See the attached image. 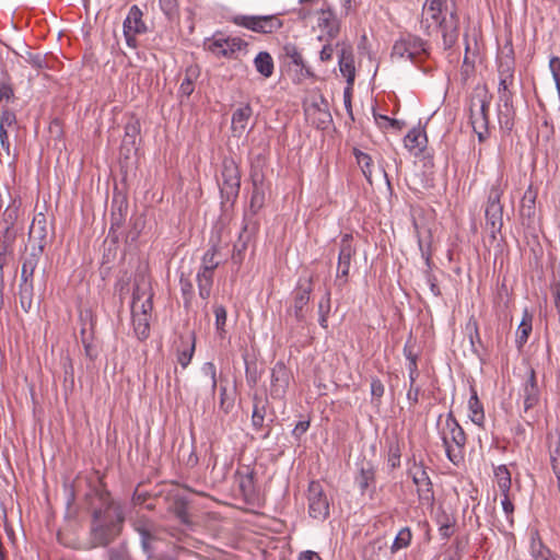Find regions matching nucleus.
<instances>
[{"label": "nucleus", "mask_w": 560, "mask_h": 560, "mask_svg": "<svg viewBox=\"0 0 560 560\" xmlns=\"http://www.w3.org/2000/svg\"><path fill=\"white\" fill-rule=\"evenodd\" d=\"M339 70L346 78L347 84L353 85L355 79L354 56L350 46H343L339 51Z\"/></svg>", "instance_id": "obj_23"}, {"label": "nucleus", "mask_w": 560, "mask_h": 560, "mask_svg": "<svg viewBox=\"0 0 560 560\" xmlns=\"http://www.w3.org/2000/svg\"><path fill=\"white\" fill-rule=\"evenodd\" d=\"M412 534L409 527L401 528L396 535L394 542L390 547L393 553L402 548H407L411 542Z\"/></svg>", "instance_id": "obj_41"}, {"label": "nucleus", "mask_w": 560, "mask_h": 560, "mask_svg": "<svg viewBox=\"0 0 560 560\" xmlns=\"http://www.w3.org/2000/svg\"><path fill=\"white\" fill-rule=\"evenodd\" d=\"M438 428L447 458L454 465H458L464 459L463 451L466 444V434L463 428L453 412L447 413L444 422H442V416H440Z\"/></svg>", "instance_id": "obj_4"}, {"label": "nucleus", "mask_w": 560, "mask_h": 560, "mask_svg": "<svg viewBox=\"0 0 560 560\" xmlns=\"http://www.w3.org/2000/svg\"><path fill=\"white\" fill-rule=\"evenodd\" d=\"M404 355H405V358L408 361V365H407L408 369H411V366H412V369H417L418 368V365H417L418 357L412 351V348H411V346L408 342L404 347Z\"/></svg>", "instance_id": "obj_58"}, {"label": "nucleus", "mask_w": 560, "mask_h": 560, "mask_svg": "<svg viewBox=\"0 0 560 560\" xmlns=\"http://www.w3.org/2000/svg\"><path fill=\"white\" fill-rule=\"evenodd\" d=\"M529 551L534 560H550V550L544 546L537 535L530 537Z\"/></svg>", "instance_id": "obj_39"}, {"label": "nucleus", "mask_w": 560, "mask_h": 560, "mask_svg": "<svg viewBox=\"0 0 560 560\" xmlns=\"http://www.w3.org/2000/svg\"><path fill=\"white\" fill-rule=\"evenodd\" d=\"M16 124V116L15 114L4 108L2 109L0 114V143L1 148L9 153L10 151V141H9V135L8 129L11 128Z\"/></svg>", "instance_id": "obj_26"}, {"label": "nucleus", "mask_w": 560, "mask_h": 560, "mask_svg": "<svg viewBox=\"0 0 560 560\" xmlns=\"http://www.w3.org/2000/svg\"><path fill=\"white\" fill-rule=\"evenodd\" d=\"M290 373L282 362H277L271 370V395L282 397L289 386Z\"/></svg>", "instance_id": "obj_20"}, {"label": "nucleus", "mask_w": 560, "mask_h": 560, "mask_svg": "<svg viewBox=\"0 0 560 560\" xmlns=\"http://www.w3.org/2000/svg\"><path fill=\"white\" fill-rule=\"evenodd\" d=\"M308 514L324 521L329 515V502L319 481H311L307 490Z\"/></svg>", "instance_id": "obj_9"}, {"label": "nucleus", "mask_w": 560, "mask_h": 560, "mask_svg": "<svg viewBox=\"0 0 560 560\" xmlns=\"http://www.w3.org/2000/svg\"><path fill=\"white\" fill-rule=\"evenodd\" d=\"M21 202L13 199L2 214L0 225H3V238L5 242H13L15 238L14 225L20 217Z\"/></svg>", "instance_id": "obj_18"}, {"label": "nucleus", "mask_w": 560, "mask_h": 560, "mask_svg": "<svg viewBox=\"0 0 560 560\" xmlns=\"http://www.w3.org/2000/svg\"><path fill=\"white\" fill-rule=\"evenodd\" d=\"M317 14V26L325 31L330 39L336 38L340 32V21L336 13L330 7H323Z\"/></svg>", "instance_id": "obj_19"}, {"label": "nucleus", "mask_w": 560, "mask_h": 560, "mask_svg": "<svg viewBox=\"0 0 560 560\" xmlns=\"http://www.w3.org/2000/svg\"><path fill=\"white\" fill-rule=\"evenodd\" d=\"M501 494L503 497L501 500V505H502L503 512L505 513L506 518H508L510 525L512 526L514 523V521H513L514 504L510 499V493H501Z\"/></svg>", "instance_id": "obj_54"}, {"label": "nucleus", "mask_w": 560, "mask_h": 560, "mask_svg": "<svg viewBox=\"0 0 560 560\" xmlns=\"http://www.w3.org/2000/svg\"><path fill=\"white\" fill-rule=\"evenodd\" d=\"M524 411H528L539 402V389L537 386L536 374L534 369L528 370V377L522 389Z\"/></svg>", "instance_id": "obj_21"}, {"label": "nucleus", "mask_w": 560, "mask_h": 560, "mask_svg": "<svg viewBox=\"0 0 560 560\" xmlns=\"http://www.w3.org/2000/svg\"><path fill=\"white\" fill-rule=\"evenodd\" d=\"M502 189L500 185H493L489 190L488 202L486 207V228L492 237H495L503 225V206L501 205Z\"/></svg>", "instance_id": "obj_8"}, {"label": "nucleus", "mask_w": 560, "mask_h": 560, "mask_svg": "<svg viewBox=\"0 0 560 560\" xmlns=\"http://www.w3.org/2000/svg\"><path fill=\"white\" fill-rule=\"evenodd\" d=\"M420 387L419 386H410L407 392V399L410 406H416L419 402Z\"/></svg>", "instance_id": "obj_61"}, {"label": "nucleus", "mask_w": 560, "mask_h": 560, "mask_svg": "<svg viewBox=\"0 0 560 560\" xmlns=\"http://www.w3.org/2000/svg\"><path fill=\"white\" fill-rule=\"evenodd\" d=\"M133 331L138 339L144 340L150 335V320L151 315L140 314V313H131Z\"/></svg>", "instance_id": "obj_28"}, {"label": "nucleus", "mask_w": 560, "mask_h": 560, "mask_svg": "<svg viewBox=\"0 0 560 560\" xmlns=\"http://www.w3.org/2000/svg\"><path fill=\"white\" fill-rule=\"evenodd\" d=\"M234 22L238 26L262 34H271L283 25L282 21L276 15H240L235 16Z\"/></svg>", "instance_id": "obj_10"}, {"label": "nucleus", "mask_w": 560, "mask_h": 560, "mask_svg": "<svg viewBox=\"0 0 560 560\" xmlns=\"http://www.w3.org/2000/svg\"><path fill=\"white\" fill-rule=\"evenodd\" d=\"M217 249L213 247L207 250L202 256V265L199 271L213 273L214 269L219 266V262L214 259Z\"/></svg>", "instance_id": "obj_46"}, {"label": "nucleus", "mask_w": 560, "mask_h": 560, "mask_svg": "<svg viewBox=\"0 0 560 560\" xmlns=\"http://www.w3.org/2000/svg\"><path fill=\"white\" fill-rule=\"evenodd\" d=\"M108 560H128V555L125 548H112L107 551Z\"/></svg>", "instance_id": "obj_59"}, {"label": "nucleus", "mask_w": 560, "mask_h": 560, "mask_svg": "<svg viewBox=\"0 0 560 560\" xmlns=\"http://www.w3.org/2000/svg\"><path fill=\"white\" fill-rule=\"evenodd\" d=\"M30 236L39 241L38 252H42L47 236L46 219L44 214L39 213L34 218L30 229Z\"/></svg>", "instance_id": "obj_31"}, {"label": "nucleus", "mask_w": 560, "mask_h": 560, "mask_svg": "<svg viewBox=\"0 0 560 560\" xmlns=\"http://www.w3.org/2000/svg\"><path fill=\"white\" fill-rule=\"evenodd\" d=\"M39 253H31L22 262L21 282H33L34 271L39 260Z\"/></svg>", "instance_id": "obj_35"}, {"label": "nucleus", "mask_w": 560, "mask_h": 560, "mask_svg": "<svg viewBox=\"0 0 560 560\" xmlns=\"http://www.w3.org/2000/svg\"><path fill=\"white\" fill-rule=\"evenodd\" d=\"M24 61L33 67L36 71L50 68L51 56L40 52L26 51L25 56H22Z\"/></svg>", "instance_id": "obj_34"}, {"label": "nucleus", "mask_w": 560, "mask_h": 560, "mask_svg": "<svg viewBox=\"0 0 560 560\" xmlns=\"http://www.w3.org/2000/svg\"><path fill=\"white\" fill-rule=\"evenodd\" d=\"M498 488L501 493H510L512 479L511 472L505 465H500L493 470Z\"/></svg>", "instance_id": "obj_36"}, {"label": "nucleus", "mask_w": 560, "mask_h": 560, "mask_svg": "<svg viewBox=\"0 0 560 560\" xmlns=\"http://www.w3.org/2000/svg\"><path fill=\"white\" fill-rule=\"evenodd\" d=\"M172 513L184 524L189 523L187 502L182 497H176L173 504L170 506Z\"/></svg>", "instance_id": "obj_42"}, {"label": "nucleus", "mask_w": 560, "mask_h": 560, "mask_svg": "<svg viewBox=\"0 0 560 560\" xmlns=\"http://www.w3.org/2000/svg\"><path fill=\"white\" fill-rule=\"evenodd\" d=\"M352 235L343 234L339 243V255L337 265V281L340 285L348 282L351 259L355 255L357 249L352 245Z\"/></svg>", "instance_id": "obj_13"}, {"label": "nucleus", "mask_w": 560, "mask_h": 560, "mask_svg": "<svg viewBox=\"0 0 560 560\" xmlns=\"http://www.w3.org/2000/svg\"><path fill=\"white\" fill-rule=\"evenodd\" d=\"M14 96L13 88L7 81H0V103H9Z\"/></svg>", "instance_id": "obj_55"}, {"label": "nucleus", "mask_w": 560, "mask_h": 560, "mask_svg": "<svg viewBox=\"0 0 560 560\" xmlns=\"http://www.w3.org/2000/svg\"><path fill=\"white\" fill-rule=\"evenodd\" d=\"M160 8L165 16L173 21L178 18V1L177 0H159Z\"/></svg>", "instance_id": "obj_47"}, {"label": "nucleus", "mask_w": 560, "mask_h": 560, "mask_svg": "<svg viewBox=\"0 0 560 560\" xmlns=\"http://www.w3.org/2000/svg\"><path fill=\"white\" fill-rule=\"evenodd\" d=\"M330 312V292L327 291L325 296L322 299V301L318 304V313L319 314H329Z\"/></svg>", "instance_id": "obj_62"}, {"label": "nucleus", "mask_w": 560, "mask_h": 560, "mask_svg": "<svg viewBox=\"0 0 560 560\" xmlns=\"http://www.w3.org/2000/svg\"><path fill=\"white\" fill-rule=\"evenodd\" d=\"M550 464L558 481H560V441L550 454Z\"/></svg>", "instance_id": "obj_53"}, {"label": "nucleus", "mask_w": 560, "mask_h": 560, "mask_svg": "<svg viewBox=\"0 0 560 560\" xmlns=\"http://www.w3.org/2000/svg\"><path fill=\"white\" fill-rule=\"evenodd\" d=\"M197 283H198L199 296L202 300H208L210 298L211 289H212V284H213V273L198 271Z\"/></svg>", "instance_id": "obj_38"}, {"label": "nucleus", "mask_w": 560, "mask_h": 560, "mask_svg": "<svg viewBox=\"0 0 560 560\" xmlns=\"http://www.w3.org/2000/svg\"><path fill=\"white\" fill-rule=\"evenodd\" d=\"M357 162L360 165L363 175L368 179L369 183H372L373 175V161L372 158L363 152H355Z\"/></svg>", "instance_id": "obj_43"}, {"label": "nucleus", "mask_w": 560, "mask_h": 560, "mask_svg": "<svg viewBox=\"0 0 560 560\" xmlns=\"http://www.w3.org/2000/svg\"><path fill=\"white\" fill-rule=\"evenodd\" d=\"M385 393L384 384L378 378H372L371 381V395L372 401L378 404Z\"/></svg>", "instance_id": "obj_52"}, {"label": "nucleus", "mask_w": 560, "mask_h": 560, "mask_svg": "<svg viewBox=\"0 0 560 560\" xmlns=\"http://www.w3.org/2000/svg\"><path fill=\"white\" fill-rule=\"evenodd\" d=\"M533 316L527 310L524 311L523 318L516 330V346L518 349L527 342L533 329Z\"/></svg>", "instance_id": "obj_29"}, {"label": "nucleus", "mask_w": 560, "mask_h": 560, "mask_svg": "<svg viewBox=\"0 0 560 560\" xmlns=\"http://www.w3.org/2000/svg\"><path fill=\"white\" fill-rule=\"evenodd\" d=\"M195 353V340H180V345L177 348V362L183 369H186Z\"/></svg>", "instance_id": "obj_32"}, {"label": "nucleus", "mask_w": 560, "mask_h": 560, "mask_svg": "<svg viewBox=\"0 0 560 560\" xmlns=\"http://www.w3.org/2000/svg\"><path fill=\"white\" fill-rule=\"evenodd\" d=\"M400 448L398 444L390 445L387 457V465L393 470L400 466Z\"/></svg>", "instance_id": "obj_50"}, {"label": "nucleus", "mask_w": 560, "mask_h": 560, "mask_svg": "<svg viewBox=\"0 0 560 560\" xmlns=\"http://www.w3.org/2000/svg\"><path fill=\"white\" fill-rule=\"evenodd\" d=\"M430 55L429 43L412 33L401 34L392 48L390 58L395 61L423 62Z\"/></svg>", "instance_id": "obj_5"}, {"label": "nucleus", "mask_w": 560, "mask_h": 560, "mask_svg": "<svg viewBox=\"0 0 560 560\" xmlns=\"http://www.w3.org/2000/svg\"><path fill=\"white\" fill-rule=\"evenodd\" d=\"M515 60L512 55H504L498 58V118L501 128L511 130L513 127L514 108L513 92L514 85Z\"/></svg>", "instance_id": "obj_3"}, {"label": "nucleus", "mask_w": 560, "mask_h": 560, "mask_svg": "<svg viewBox=\"0 0 560 560\" xmlns=\"http://www.w3.org/2000/svg\"><path fill=\"white\" fill-rule=\"evenodd\" d=\"M252 115L253 108L248 103L234 110L231 121V129L234 136L241 137L245 132Z\"/></svg>", "instance_id": "obj_25"}, {"label": "nucleus", "mask_w": 560, "mask_h": 560, "mask_svg": "<svg viewBox=\"0 0 560 560\" xmlns=\"http://www.w3.org/2000/svg\"><path fill=\"white\" fill-rule=\"evenodd\" d=\"M310 428V422L308 421H299L295 425V428L293 429L292 431V434L296 438V439H300Z\"/></svg>", "instance_id": "obj_64"}, {"label": "nucleus", "mask_w": 560, "mask_h": 560, "mask_svg": "<svg viewBox=\"0 0 560 560\" xmlns=\"http://www.w3.org/2000/svg\"><path fill=\"white\" fill-rule=\"evenodd\" d=\"M288 56L291 58L292 62L301 67V74L306 78H314V73L312 69L305 65L303 56L300 51H298L296 48L292 47L291 50L288 52Z\"/></svg>", "instance_id": "obj_45"}, {"label": "nucleus", "mask_w": 560, "mask_h": 560, "mask_svg": "<svg viewBox=\"0 0 560 560\" xmlns=\"http://www.w3.org/2000/svg\"><path fill=\"white\" fill-rule=\"evenodd\" d=\"M214 316H215V330L220 338H224L225 336V324L228 319L226 310L223 305L214 306Z\"/></svg>", "instance_id": "obj_44"}, {"label": "nucleus", "mask_w": 560, "mask_h": 560, "mask_svg": "<svg viewBox=\"0 0 560 560\" xmlns=\"http://www.w3.org/2000/svg\"><path fill=\"white\" fill-rule=\"evenodd\" d=\"M256 70L265 78H270L273 73V60L269 52L260 51L254 59Z\"/></svg>", "instance_id": "obj_33"}, {"label": "nucleus", "mask_w": 560, "mask_h": 560, "mask_svg": "<svg viewBox=\"0 0 560 560\" xmlns=\"http://www.w3.org/2000/svg\"><path fill=\"white\" fill-rule=\"evenodd\" d=\"M241 174L237 164L229 159L222 163L220 191L226 202H233L240 192Z\"/></svg>", "instance_id": "obj_7"}, {"label": "nucleus", "mask_w": 560, "mask_h": 560, "mask_svg": "<svg viewBox=\"0 0 560 560\" xmlns=\"http://www.w3.org/2000/svg\"><path fill=\"white\" fill-rule=\"evenodd\" d=\"M153 292L150 283L142 278L136 282L132 292L131 313H140L151 315L153 308Z\"/></svg>", "instance_id": "obj_14"}, {"label": "nucleus", "mask_w": 560, "mask_h": 560, "mask_svg": "<svg viewBox=\"0 0 560 560\" xmlns=\"http://www.w3.org/2000/svg\"><path fill=\"white\" fill-rule=\"evenodd\" d=\"M202 374L210 381V393L214 395L217 389V369L214 363L206 362L201 368Z\"/></svg>", "instance_id": "obj_48"}, {"label": "nucleus", "mask_w": 560, "mask_h": 560, "mask_svg": "<svg viewBox=\"0 0 560 560\" xmlns=\"http://www.w3.org/2000/svg\"><path fill=\"white\" fill-rule=\"evenodd\" d=\"M471 395L468 400L469 419L478 427H483L485 423V411L483 406L480 402L477 390L471 387Z\"/></svg>", "instance_id": "obj_27"}, {"label": "nucleus", "mask_w": 560, "mask_h": 560, "mask_svg": "<svg viewBox=\"0 0 560 560\" xmlns=\"http://www.w3.org/2000/svg\"><path fill=\"white\" fill-rule=\"evenodd\" d=\"M205 46L215 57L236 59L241 52H246L248 44L240 37L215 33L211 38L206 39Z\"/></svg>", "instance_id": "obj_6"}, {"label": "nucleus", "mask_w": 560, "mask_h": 560, "mask_svg": "<svg viewBox=\"0 0 560 560\" xmlns=\"http://www.w3.org/2000/svg\"><path fill=\"white\" fill-rule=\"evenodd\" d=\"M549 70L555 81L558 97L560 100V58L558 56H552L549 59Z\"/></svg>", "instance_id": "obj_49"}, {"label": "nucleus", "mask_w": 560, "mask_h": 560, "mask_svg": "<svg viewBox=\"0 0 560 560\" xmlns=\"http://www.w3.org/2000/svg\"><path fill=\"white\" fill-rule=\"evenodd\" d=\"M98 501L100 504L92 509L89 538L81 547L84 550L109 546L124 529L125 512L121 503L108 492L100 493Z\"/></svg>", "instance_id": "obj_1"}, {"label": "nucleus", "mask_w": 560, "mask_h": 560, "mask_svg": "<svg viewBox=\"0 0 560 560\" xmlns=\"http://www.w3.org/2000/svg\"><path fill=\"white\" fill-rule=\"evenodd\" d=\"M354 481L361 494H365L366 491H370V497L372 498L373 493L375 492L376 482L374 466L371 463L362 465L354 478Z\"/></svg>", "instance_id": "obj_22"}, {"label": "nucleus", "mask_w": 560, "mask_h": 560, "mask_svg": "<svg viewBox=\"0 0 560 560\" xmlns=\"http://www.w3.org/2000/svg\"><path fill=\"white\" fill-rule=\"evenodd\" d=\"M20 302L24 311H30L33 303L34 285L33 282H21L20 283Z\"/></svg>", "instance_id": "obj_40"}, {"label": "nucleus", "mask_w": 560, "mask_h": 560, "mask_svg": "<svg viewBox=\"0 0 560 560\" xmlns=\"http://www.w3.org/2000/svg\"><path fill=\"white\" fill-rule=\"evenodd\" d=\"M489 108L490 102L487 100V96L475 97L471 101L470 105V119L474 130L477 129H487L489 121Z\"/></svg>", "instance_id": "obj_17"}, {"label": "nucleus", "mask_w": 560, "mask_h": 560, "mask_svg": "<svg viewBox=\"0 0 560 560\" xmlns=\"http://www.w3.org/2000/svg\"><path fill=\"white\" fill-rule=\"evenodd\" d=\"M353 85L347 84L343 91V103L348 114L352 117L351 97H352Z\"/></svg>", "instance_id": "obj_60"}, {"label": "nucleus", "mask_w": 560, "mask_h": 560, "mask_svg": "<svg viewBox=\"0 0 560 560\" xmlns=\"http://www.w3.org/2000/svg\"><path fill=\"white\" fill-rule=\"evenodd\" d=\"M332 56H334V47L330 44L325 45L319 52V59L323 62L330 61L332 59Z\"/></svg>", "instance_id": "obj_63"}, {"label": "nucleus", "mask_w": 560, "mask_h": 560, "mask_svg": "<svg viewBox=\"0 0 560 560\" xmlns=\"http://www.w3.org/2000/svg\"><path fill=\"white\" fill-rule=\"evenodd\" d=\"M142 11L138 5H132L124 21V36L126 44L130 48H137V35H141L148 32V27L142 20Z\"/></svg>", "instance_id": "obj_11"}, {"label": "nucleus", "mask_w": 560, "mask_h": 560, "mask_svg": "<svg viewBox=\"0 0 560 560\" xmlns=\"http://www.w3.org/2000/svg\"><path fill=\"white\" fill-rule=\"evenodd\" d=\"M417 487L420 500L431 502L434 499L431 479L422 464H415L409 470Z\"/></svg>", "instance_id": "obj_16"}, {"label": "nucleus", "mask_w": 560, "mask_h": 560, "mask_svg": "<svg viewBox=\"0 0 560 560\" xmlns=\"http://www.w3.org/2000/svg\"><path fill=\"white\" fill-rule=\"evenodd\" d=\"M436 523L439 525V534L442 539H448L454 534L456 518L442 511L436 515Z\"/></svg>", "instance_id": "obj_30"}, {"label": "nucleus", "mask_w": 560, "mask_h": 560, "mask_svg": "<svg viewBox=\"0 0 560 560\" xmlns=\"http://www.w3.org/2000/svg\"><path fill=\"white\" fill-rule=\"evenodd\" d=\"M226 387H220V408L224 411V413H229L233 408V400L226 398Z\"/></svg>", "instance_id": "obj_56"}, {"label": "nucleus", "mask_w": 560, "mask_h": 560, "mask_svg": "<svg viewBox=\"0 0 560 560\" xmlns=\"http://www.w3.org/2000/svg\"><path fill=\"white\" fill-rule=\"evenodd\" d=\"M198 77V71L196 68L189 67L186 69L185 79L179 85L178 94L180 97H188L192 94L195 90L194 81Z\"/></svg>", "instance_id": "obj_37"}, {"label": "nucleus", "mask_w": 560, "mask_h": 560, "mask_svg": "<svg viewBox=\"0 0 560 560\" xmlns=\"http://www.w3.org/2000/svg\"><path fill=\"white\" fill-rule=\"evenodd\" d=\"M180 289L184 296V305L188 308L194 295V287L188 279L180 278Z\"/></svg>", "instance_id": "obj_51"}, {"label": "nucleus", "mask_w": 560, "mask_h": 560, "mask_svg": "<svg viewBox=\"0 0 560 560\" xmlns=\"http://www.w3.org/2000/svg\"><path fill=\"white\" fill-rule=\"evenodd\" d=\"M420 31L425 36L440 33L444 49H451L458 40L459 15L455 2L424 0L420 14Z\"/></svg>", "instance_id": "obj_2"}, {"label": "nucleus", "mask_w": 560, "mask_h": 560, "mask_svg": "<svg viewBox=\"0 0 560 560\" xmlns=\"http://www.w3.org/2000/svg\"><path fill=\"white\" fill-rule=\"evenodd\" d=\"M405 147L416 155L422 153L427 147L428 138L423 128H412L404 139Z\"/></svg>", "instance_id": "obj_24"}, {"label": "nucleus", "mask_w": 560, "mask_h": 560, "mask_svg": "<svg viewBox=\"0 0 560 560\" xmlns=\"http://www.w3.org/2000/svg\"><path fill=\"white\" fill-rule=\"evenodd\" d=\"M313 290V278L300 279L299 284L294 291L292 306L288 310L298 322H303L306 316L307 304Z\"/></svg>", "instance_id": "obj_12"}, {"label": "nucleus", "mask_w": 560, "mask_h": 560, "mask_svg": "<svg viewBox=\"0 0 560 560\" xmlns=\"http://www.w3.org/2000/svg\"><path fill=\"white\" fill-rule=\"evenodd\" d=\"M135 530L140 535L141 538V547L147 555V557L151 560H173L166 559L164 557L154 558V547L153 542L156 541V535L154 530V524L145 517L138 518L133 524Z\"/></svg>", "instance_id": "obj_15"}, {"label": "nucleus", "mask_w": 560, "mask_h": 560, "mask_svg": "<svg viewBox=\"0 0 560 560\" xmlns=\"http://www.w3.org/2000/svg\"><path fill=\"white\" fill-rule=\"evenodd\" d=\"M265 412L264 409H259L258 406L254 407L252 415V423L255 429L259 430L264 425Z\"/></svg>", "instance_id": "obj_57"}]
</instances>
